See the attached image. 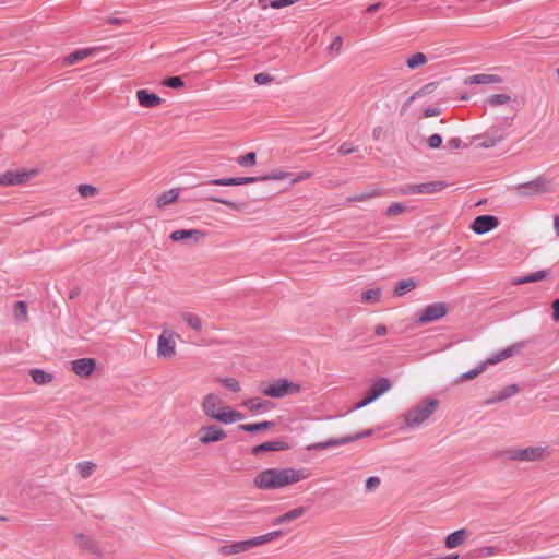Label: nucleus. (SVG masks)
I'll list each match as a JSON object with an SVG mask.
<instances>
[{"label":"nucleus","instance_id":"1","mask_svg":"<svg viewBox=\"0 0 559 559\" xmlns=\"http://www.w3.org/2000/svg\"><path fill=\"white\" fill-rule=\"evenodd\" d=\"M306 478L302 469L293 467L266 468L260 472L253 479V485L263 490H273L298 483Z\"/></svg>","mask_w":559,"mask_h":559},{"label":"nucleus","instance_id":"2","mask_svg":"<svg viewBox=\"0 0 559 559\" xmlns=\"http://www.w3.org/2000/svg\"><path fill=\"white\" fill-rule=\"evenodd\" d=\"M440 405V401L435 397H425L407 409L404 415V425L407 428H416L423 425Z\"/></svg>","mask_w":559,"mask_h":559},{"label":"nucleus","instance_id":"3","mask_svg":"<svg viewBox=\"0 0 559 559\" xmlns=\"http://www.w3.org/2000/svg\"><path fill=\"white\" fill-rule=\"evenodd\" d=\"M281 530L266 533L261 536L252 537L247 540L234 542L231 544L224 545L219 548V554L224 556H231L240 552H245L252 547L260 546L276 539L282 536Z\"/></svg>","mask_w":559,"mask_h":559},{"label":"nucleus","instance_id":"4","mask_svg":"<svg viewBox=\"0 0 559 559\" xmlns=\"http://www.w3.org/2000/svg\"><path fill=\"white\" fill-rule=\"evenodd\" d=\"M514 191L522 198H532L554 191V186L546 177L538 176L531 181L516 185Z\"/></svg>","mask_w":559,"mask_h":559},{"label":"nucleus","instance_id":"5","mask_svg":"<svg viewBox=\"0 0 559 559\" xmlns=\"http://www.w3.org/2000/svg\"><path fill=\"white\" fill-rule=\"evenodd\" d=\"M300 385L287 379H276L269 385L261 388V392L270 397L282 399L286 395L297 394Z\"/></svg>","mask_w":559,"mask_h":559},{"label":"nucleus","instance_id":"6","mask_svg":"<svg viewBox=\"0 0 559 559\" xmlns=\"http://www.w3.org/2000/svg\"><path fill=\"white\" fill-rule=\"evenodd\" d=\"M443 95L442 90L440 88L439 82H430L424 85L421 88L412 94V96L407 99L405 105L408 103H423V104H431L439 103L443 100L441 97Z\"/></svg>","mask_w":559,"mask_h":559},{"label":"nucleus","instance_id":"7","mask_svg":"<svg viewBox=\"0 0 559 559\" xmlns=\"http://www.w3.org/2000/svg\"><path fill=\"white\" fill-rule=\"evenodd\" d=\"M546 449L542 447H528L525 449H507L500 452V455L507 460L536 462L540 461L545 455Z\"/></svg>","mask_w":559,"mask_h":559},{"label":"nucleus","instance_id":"8","mask_svg":"<svg viewBox=\"0 0 559 559\" xmlns=\"http://www.w3.org/2000/svg\"><path fill=\"white\" fill-rule=\"evenodd\" d=\"M371 435H372V429H366V430H362L355 435L332 438V439H329L328 441L309 444L307 447V450L308 451H321V450L330 449L333 447H340V445H344V444L360 440L362 438L369 437Z\"/></svg>","mask_w":559,"mask_h":559},{"label":"nucleus","instance_id":"9","mask_svg":"<svg viewBox=\"0 0 559 559\" xmlns=\"http://www.w3.org/2000/svg\"><path fill=\"white\" fill-rule=\"evenodd\" d=\"M447 187L442 180L407 185L402 189L403 194H433Z\"/></svg>","mask_w":559,"mask_h":559},{"label":"nucleus","instance_id":"10","mask_svg":"<svg viewBox=\"0 0 559 559\" xmlns=\"http://www.w3.org/2000/svg\"><path fill=\"white\" fill-rule=\"evenodd\" d=\"M449 311V307L444 302H435L426 306L418 313L419 323H430L444 317Z\"/></svg>","mask_w":559,"mask_h":559},{"label":"nucleus","instance_id":"11","mask_svg":"<svg viewBox=\"0 0 559 559\" xmlns=\"http://www.w3.org/2000/svg\"><path fill=\"white\" fill-rule=\"evenodd\" d=\"M226 432L217 425L203 426L198 430L199 441L202 444H211L226 438Z\"/></svg>","mask_w":559,"mask_h":559},{"label":"nucleus","instance_id":"12","mask_svg":"<svg viewBox=\"0 0 559 559\" xmlns=\"http://www.w3.org/2000/svg\"><path fill=\"white\" fill-rule=\"evenodd\" d=\"M499 225L498 217L493 215H479L471 225L472 230L477 235H484L495 229Z\"/></svg>","mask_w":559,"mask_h":559},{"label":"nucleus","instance_id":"13","mask_svg":"<svg viewBox=\"0 0 559 559\" xmlns=\"http://www.w3.org/2000/svg\"><path fill=\"white\" fill-rule=\"evenodd\" d=\"M33 171L8 170L0 176V186H19L26 182L33 176Z\"/></svg>","mask_w":559,"mask_h":559},{"label":"nucleus","instance_id":"14","mask_svg":"<svg viewBox=\"0 0 559 559\" xmlns=\"http://www.w3.org/2000/svg\"><path fill=\"white\" fill-rule=\"evenodd\" d=\"M222 404L223 401L217 394L209 393L203 399L202 409L207 417L215 419V415L221 411Z\"/></svg>","mask_w":559,"mask_h":559},{"label":"nucleus","instance_id":"15","mask_svg":"<svg viewBox=\"0 0 559 559\" xmlns=\"http://www.w3.org/2000/svg\"><path fill=\"white\" fill-rule=\"evenodd\" d=\"M96 368V361L93 358H80L72 361V370L79 377H88Z\"/></svg>","mask_w":559,"mask_h":559},{"label":"nucleus","instance_id":"16","mask_svg":"<svg viewBox=\"0 0 559 559\" xmlns=\"http://www.w3.org/2000/svg\"><path fill=\"white\" fill-rule=\"evenodd\" d=\"M204 237L205 233L199 229H177L174 230L169 236V238L175 242L185 241L188 239H192L194 242H198Z\"/></svg>","mask_w":559,"mask_h":559},{"label":"nucleus","instance_id":"17","mask_svg":"<svg viewBox=\"0 0 559 559\" xmlns=\"http://www.w3.org/2000/svg\"><path fill=\"white\" fill-rule=\"evenodd\" d=\"M525 345V342H518L514 343L497 354L492 355L491 357L487 358V361L489 365L500 362L509 357H511L513 354L519 353Z\"/></svg>","mask_w":559,"mask_h":559},{"label":"nucleus","instance_id":"18","mask_svg":"<svg viewBox=\"0 0 559 559\" xmlns=\"http://www.w3.org/2000/svg\"><path fill=\"white\" fill-rule=\"evenodd\" d=\"M289 449V444L285 441H266L252 448L254 455H260L267 451H285Z\"/></svg>","mask_w":559,"mask_h":559},{"label":"nucleus","instance_id":"19","mask_svg":"<svg viewBox=\"0 0 559 559\" xmlns=\"http://www.w3.org/2000/svg\"><path fill=\"white\" fill-rule=\"evenodd\" d=\"M215 416V420L222 424H234L243 419V415L240 412L228 406L222 407Z\"/></svg>","mask_w":559,"mask_h":559},{"label":"nucleus","instance_id":"20","mask_svg":"<svg viewBox=\"0 0 559 559\" xmlns=\"http://www.w3.org/2000/svg\"><path fill=\"white\" fill-rule=\"evenodd\" d=\"M502 79L499 75L496 74H476L467 76L464 80V83L466 85H480V84H495V83H501Z\"/></svg>","mask_w":559,"mask_h":559},{"label":"nucleus","instance_id":"21","mask_svg":"<svg viewBox=\"0 0 559 559\" xmlns=\"http://www.w3.org/2000/svg\"><path fill=\"white\" fill-rule=\"evenodd\" d=\"M520 391V386L518 384H510V385H507L506 388H503L502 390H500L497 394L492 395L491 397H489L485 404L486 405H491V404H495V403H498V402H502L511 396H513L514 394H516L518 392Z\"/></svg>","mask_w":559,"mask_h":559},{"label":"nucleus","instance_id":"22","mask_svg":"<svg viewBox=\"0 0 559 559\" xmlns=\"http://www.w3.org/2000/svg\"><path fill=\"white\" fill-rule=\"evenodd\" d=\"M175 355V342L162 334L157 341V356L168 358Z\"/></svg>","mask_w":559,"mask_h":559},{"label":"nucleus","instance_id":"23","mask_svg":"<svg viewBox=\"0 0 559 559\" xmlns=\"http://www.w3.org/2000/svg\"><path fill=\"white\" fill-rule=\"evenodd\" d=\"M75 543L83 550L91 554H97L98 547L96 543L83 533L75 534Z\"/></svg>","mask_w":559,"mask_h":559},{"label":"nucleus","instance_id":"24","mask_svg":"<svg viewBox=\"0 0 559 559\" xmlns=\"http://www.w3.org/2000/svg\"><path fill=\"white\" fill-rule=\"evenodd\" d=\"M306 513L305 507H298L274 519L273 524L280 525L301 518Z\"/></svg>","mask_w":559,"mask_h":559},{"label":"nucleus","instance_id":"25","mask_svg":"<svg viewBox=\"0 0 559 559\" xmlns=\"http://www.w3.org/2000/svg\"><path fill=\"white\" fill-rule=\"evenodd\" d=\"M548 275H549V272L547 270H539V271L530 273V274H527L525 276H522V277H519V278L514 280L513 284L514 285H520V284H527V283H533V282H539V281L545 280Z\"/></svg>","mask_w":559,"mask_h":559},{"label":"nucleus","instance_id":"26","mask_svg":"<svg viewBox=\"0 0 559 559\" xmlns=\"http://www.w3.org/2000/svg\"><path fill=\"white\" fill-rule=\"evenodd\" d=\"M136 97L139 105H159L162 102V98L157 94L151 93L147 90L138 91Z\"/></svg>","mask_w":559,"mask_h":559},{"label":"nucleus","instance_id":"27","mask_svg":"<svg viewBox=\"0 0 559 559\" xmlns=\"http://www.w3.org/2000/svg\"><path fill=\"white\" fill-rule=\"evenodd\" d=\"M179 197V189H170L167 191H164L162 194H159L156 199V204L158 207H164L168 204H171L175 202Z\"/></svg>","mask_w":559,"mask_h":559},{"label":"nucleus","instance_id":"28","mask_svg":"<svg viewBox=\"0 0 559 559\" xmlns=\"http://www.w3.org/2000/svg\"><path fill=\"white\" fill-rule=\"evenodd\" d=\"M29 374L32 377V380L36 384H47L52 381L53 376L43 369L34 368L29 370Z\"/></svg>","mask_w":559,"mask_h":559},{"label":"nucleus","instance_id":"29","mask_svg":"<svg viewBox=\"0 0 559 559\" xmlns=\"http://www.w3.org/2000/svg\"><path fill=\"white\" fill-rule=\"evenodd\" d=\"M384 195V191L380 188H372L367 192L355 193L354 195L348 197V201L350 202H364L371 198Z\"/></svg>","mask_w":559,"mask_h":559},{"label":"nucleus","instance_id":"30","mask_svg":"<svg viewBox=\"0 0 559 559\" xmlns=\"http://www.w3.org/2000/svg\"><path fill=\"white\" fill-rule=\"evenodd\" d=\"M242 404L251 412H259L272 405L270 401L262 400L260 397L248 399Z\"/></svg>","mask_w":559,"mask_h":559},{"label":"nucleus","instance_id":"31","mask_svg":"<svg viewBox=\"0 0 559 559\" xmlns=\"http://www.w3.org/2000/svg\"><path fill=\"white\" fill-rule=\"evenodd\" d=\"M273 421H261V423H254V424H241L238 426V429L245 432H258L263 431L273 426Z\"/></svg>","mask_w":559,"mask_h":559},{"label":"nucleus","instance_id":"32","mask_svg":"<svg viewBox=\"0 0 559 559\" xmlns=\"http://www.w3.org/2000/svg\"><path fill=\"white\" fill-rule=\"evenodd\" d=\"M416 286L417 282L414 278L402 280L396 284L394 295L403 296L404 294L413 290Z\"/></svg>","mask_w":559,"mask_h":559},{"label":"nucleus","instance_id":"33","mask_svg":"<svg viewBox=\"0 0 559 559\" xmlns=\"http://www.w3.org/2000/svg\"><path fill=\"white\" fill-rule=\"evenodd\" d=\"M382 295V290L380 288H371L368 290H365L361 294L360 301L362 304H376L380 300Z\"/></svg>","mask_w":559,"mask_h":559},{"label":"nucleus","instance_id":"34","mask_svg":"<svg viewBox=\"0 0 559 559\" xmlns=\"http://www.w3.org/2000/svg\"><path fill=\"white\" fill-rule=\"evenodd\" d=\"M13 314L16 321L26 322L27 321V304L26 301L19 300L14 305Z\"/></svg>","mask_w":559,"mask_h":559},{"label":"nucleus","instance_id":"35","mask_svg":"<svg viewBox=\"0 0 559 559\" xmlns=\"http://www.w3.org/2000/svg\"><path fill=\"white\" fill-rule=\"evenodd\" d=\"M204 199H206L209 201H212V202L224 204V205H226L229 209L235 210V211H240V210H242L245 207V203L234 202V201H230V200H227V199H223V198H219V197H215V195H205Z\"/></svg>","mask_w":559,"mask_h":559},{"label":"nucleus","instance_id":"36","mask_svg":"<svg viewBox=\"0 0 559 559\" xmlns=\"http://www.w3.org/2000/svg\"><path fill=\"white\" fill-rule=\"evenodd\" d=\"M405 63L409 69L414 70L420 66L426 64L427 57L423 52H416V53L412 55L411 57H408L406 59Z\"/></svg>","mask_w":559,"mask_h":559},{"label":"nucleus","instance_id":"37","mask_svg":"<svg viewBox=\"0 0 559 559\" xmlns=\"http://www.w3.org/2000/svg\"><path fill=\"white\" fill-rule=\"evenodd\" d=\"M392 384L388 378H379L370 386L377 395L381 396L391 389Z\"/></svg>","mask_w":559,"mask_h":559},{"label":"nucleus","instance_id":"38","mask_svg":"<svg viewBox=\"0 0 559 559\" xmlns=\"http://www.w3.org/2000/svg\"><path fill=\"white\" fill-rule=\"evenodd\" d=\"M182 320L194 331H201L202 322L201 319L192 312H183L181 314Z\"/></svg>","mask_w":559,"mask_h":559},{"label":"nucleus","instance_id":"39","mask_svg":"<svg viewBox=\"0 0 559 559\" xmlns=\"http://www.w3.org/2000/svg\"><path fill=\"white\" fill-rule=\"evenodd\" d=\"M498 554V549L496 547H492V546H485V547H481L477 550H473L469 556L471 558L475 559V558H487V557H490V556H495Z\"/></svg>","mask_w":559,"mask_h":559},{"label":"nucleus","instance_id":"40","mask_svg":"<svg viewBox=\"0 0 559 559\" xmlns=\"http://www.w3.org/2000/svg\"><path fill=\"white\" fill-rule=\"evenodd\" d=\"M90 55H91V50L90 49H79V50H75V51L71 52L66 58L64 61H66L67 64H74L75 62L85 59Z\"/></svg>","mask_w":559,"mask_h":559},{"label":"nucleus","instance_id":"41","mask_svg":"<svg viewBox=\"0 0 559 559\" xmlns=\"http://www.w3.org/2000/svg\"><path fill=\"white\" fill-rule=\"evenodd\" d=\"M511 100L508 94H493L484 100V105H504Z\"/></svg>","mask_w":559,"mask_h":559},{"label":"nucleus","instance_id":"42","mask_svg":"<svg viewBox=\"0 0 559 559\" xmlns=\"http://www.w3.org/2000/svg\"><path fill=\"white\" fill-rule=\"evenodd\" d=\"M76 468L82 478H88L95 471L96 465L92 462L84 461V462L78 463Z\"/></svg>","mask_w":559,"mask_h":559},{"label":"nucleus","instance_id":"43","mask_svg":"<svg viewBox=\"0 0 559 559\" xmlns=\"http://www.w3.org/2000/svg\"><path fill=\"white\" fill-rule=\"evenodd\" d=\"M209 183L215 185V186H240L241 177H228V178L213 179V180H210Z\"/></svg>","mask_w":559,"mask_h":559},{"label":"nucleus","instance_id":"44","mask_svg":"<svg viewBox=\"0 0 559 559\" xmlns=\"http://www.w3.org/2000/svg\"><path fill=\"white\" fill-rule=\"evenodd\" d=\"M378 397H380L379 395H377V393L370 388L367 392H366V395L365 397L359 401L355 406H354V409H359L361 407H365L367 406L368 404L372 403L373 401H376Z\"/></svg>","mask_w":559,"mask_h":559},{"label":"nucleus","instance_id":"45","mask_svg":"<svg viewBox=\"0 0 559 559\" xmlns=\"http://www.w3.org/2000/svg\"><path fill=\"white\" fill-rule=\"evenodd\" d=\"M257 162V154L254 152H249L245 155H240L237 158V163L242 167L253 166Z\"/></svg>","mask_w":559,"mask_h":559},{"label":"nucleus","instance_id":"46","mask_svg":"<svg viewBox=\"0 0 559 559\" xmlns=\"http://www.w3.org/2000/svg\"><path fill=\"white\" fill-rule=\"evenodd\" d=\"M488 361H484L481 362L479 366H477L476 368L474 369H471L468 370L467 372H464L461 374L460 377V380L463 381V380H469V379H473L475 378L477 374H479L483 370H485V368L488 366Z\"/></svg>","mask_w":559,"mask_h":559},{"label":"nucleus","instance_id":"47","mask_svg":"<svg viewBox=\"0 0 559 559\" xmlns=\"http://www.w3.org/2000/svg\"><path fill=\"white\" fill-rule=\"evenodd\" d=\"M78 191L82 198H92V197H95L98 192V190L95 186L87 185V183L80 185L78 187Z\"/></svg>","mask_w":559,"mask_h":559},{"label":"nucleus","instance_id":"48","mask_svg":"<svg viewBox=\"0 0 559 559\" xmlns=\"http://www.w3.org/2000/svg\"><path fill=\"white\" fill-rule=\"evenodd\" d=\"M294 175L286 171H273L271 174L261 176V181H267V180H284L293 177Z\"/></svg>","mask_w":559,"mask_h":559},{"label":"nucleus","instance_id":"49","mask_svg":"<svg viewBox=\"0 0 559 559\" xmlns=\"http://www.w3.org/2000/svg\"><path fill=\"white\" fill-rule=\"evenodd\" d=\"M219 382L231 392H239L240 391V384L239 382L234 378H222L219 379Z\"/></svg>","mask_w":559,"mask_h":559},{"label":"nucleus","instance_id":"50","mask_svg":"<svg viewBox=\"0 0 559 559\" xmlns=\"http://www.w3.org/2000/svg\"><path fill=\"white\" fill-rule=\"evenodd\" d=\"M163 85L170 88H178L183 86V81L180 76H169L163 81Z\"/></svg>","mask_w":559,"mask_h":559},{"label":"nucleus","instance_id":"51","mask_svg":"<svg viewBox=\"0 0 559 559\" xmlns=\"http://www.w3.org/2000/svg\"><path fill=\"white\" fill-rule=\"evenodd\" d=\"M405 206L401 203H392L385 211L386 216H395L403 213Z\"/></svg>","mask_w":559,"mask_h":559},{"label":"nucleus","instance_id":"52","mask_svg":"<svg viewBox=\"0 0 559 559\" xmlns=\"http://www.w3.org/2000/svg\"><path fill=\"white\" fill-rule=\"evenodd\" d=\"M298 0H271L270 7L273 9H282V8L288 7L290 4H294Z\"/></svg>","mask_w":559,"mask_h":559},{"label":"nucleus","instance_id":"53","mask_svg":"<svg viewBox=\"0 0 559 559\" xmlns=\"http://www.w3.org/2000/svg\"><path fill=\"white\" fill-rule=\"evenodd\" d=\"M273 81V78L265 72H261L254 75V82L259 85H263Z\"/></svg>","mask_w":559,"mask_h":559},{"label":"nucleus","instance_id":"54","mask_svg":"<svg viewBox=\"0 0 559 559\" xmlns=\"http://www.w3.org/2000/svg\"><path fill=\"white\" fill-rule=\"evenodd\" d=\"M442 144V136L440 134H432L428 138V145L431 148H438Z\"/></svg>","mask_w":559,"mask_h":559},{"label":"nucleus","instance_id":"55","mask_svg":"<svg viewBox=\"0 0 559 559\" xmlns=\"http://www.w3.org/2000/svg\"><path fill=\"white\" fill-rule=\"evenodd\" d=\"M380 485V478L377 476H371L366 480V489L369 491L374 490Z\"/></svg>","mask_w":559,"mask_h":559},{"label":"nucleus","instance_id":"56","mask_svg":"<svg viewBox=\"0 0 559 559\" xmlns=\"http://www.w3.org/2000/svg\"><path fill=\"white\" fill-rule=\"evenodd\" d=\"M354 151H355V148H354L353 144L349 142H344L338 147V153L341 155H347V154L353 153Z\"/></svg>","mask_w":559,"mask_h":559},{"label":"nucleus","instance_id":"57","mask_svg":"<svg viewBox=\"0 0 559 559\" xmlns=\"http://www.w3.org/2000/svg\"><path fill=\"white\" fill-rule=\"evenodd\" d=\"M343 39L341 36H336L331 43L329 49L338 52L342 49Z\"/></svg>","mask_w":559,"mask_h":559},{"label":"nucleus","instance_id":"58","mask_svg":"<svg viewBox=\"0 0 559 559\" xmlns=\"http://www.w3.org/2000/svg\"><path fill=\"white\" fill-rule=\"evenodd\" d=\"M441 114L440 107H426L425 117H435Z\"/></svg>","mask_w":559,"mask_h":559},{"label":"nucleus","instance_id":"59","mask_svg":"<svg viewBox=\"0 0 559 559\" xmlns=\"http://www.w3.org/2000/svg\"><path fill=\"white\" fill-rule=\"evenodd\" d=\"M310 176H311V174L309 171H302V173H299L298 175L294 176L293 178L290 177L289 179L293 183H295V182H299L304 179H307Z\"/></svg>","mask_w":559,"mask_h":559},{"label":"nucleus","instance_id":"60","mask_svg":"<svg viewBox=\"0 0 559 559\" xmlns=\"http://www.w3.org/2000/svg\"><path fill=\"white\" fill-rule=\"evenodd\" d=\"M467 535V531L465 528L456 530V547L461 545Z\"/></svg>","mask_w":559,"mask_h":559},{"label":"nucleus","instance_id":"61","mask_svg":"<svg viewBox=\"0 0 559 559\" xmlns=\"http://www.w3.org/2000/svg\"><path fill=\"white\" fill-rule=\"evenodd\" d=\"M552 318L556 321H559V299H555L552 301Z\"/></svg>","mask_w":559,"mask_h":559},{"label":"nucleus","instance_id":"62","mask_svg":"<svg viewBox=\"0 0 559 559\" xmlns=\"http://www.w3.org/2000/svg\"><path fill=\"white\" fill-rule=\"evenodd\" d=\"M388 330L384 324H377L374 328V333L377 336H384L386 334Z\"/></svg>","mask_w":559,"mask_h":559},{"label":"nucleus","instance_id":"63","mask_svg":"<svg viewBox=\"0 0 559 559\" xmlns=\"http://www.w3.org/2000/svg\"><path fill=\"white\" fill-rule=\"evenodd\" d=\"M445 546L449 549H454V532L445 537Z\"/></svg>","mask_w":559,"mask_h":559},{"label":"nucleus","instance_id":"64","mask_svg":"<svg viewBox=\"0 0 559 559\" xmlns=\"http://www.w3.org/2000/svg\"><path fill=\"white\" fill-rule=\"evenodd\" d=\"M383 134L382 127H376L372 131V136L376 141H379Z\"/></svg>","mask_w":559,"mask_h":559}]
</instances>
